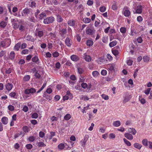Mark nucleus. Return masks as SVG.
<instances>
[{"label": "nucleus", "instance_id": "23", "mask_svg": "<svg viewBox=\"0 0 152 152\" xmlns=\"http://www.w3.org/2000/svg\"><path fill=\"white\" fill-rule=\"evenodd\" d=\"M15 54L13 51H11L10 54L9 58L11 60H13L15 57Z\"/></svg>", "mask_w": 152, "mask_h": 152}, {"label": "nucleus", "instance_id": "25", "mask_svg": "<svg viewBox=\"0 0 152 152\" xmlns=\"http://www.w3.org/2000/svg\"><path fill=\"white\" fill-rule=\"evenodd\" d=\"M13 70V68L10 67L9 68H7L6 69L5 72V73L7 74H10L12 72Z\"/></svg>", "mask_w": 152, "mask_h": 152}, {"label": "nucleus", "instance_id": "16", "mask_svg": "<svg viewBox=\"0 0 152 152\" xmlns=\"http://www.w3.org/2000/svg\"><path fill=\"white\" fill-rule=\"evenodd\" d=\"M124 136L128 140H131L133 139V136L132 134L128 133H126L124 134Z\"/></svg>", "mask_w": 152, "mask_h": 152}, {"label": "nucleus", "instance_id": "7", "mask_svg": "<svg viewBox=\"0 0 152 152\" xmlns=\"http://www.w3.org/2000/svg\"><path fill=\"white\" fill-rule=\"evenodd\" d=\"M144 7L141 5L139 4L137 6L136 11L134 12V13L141 14L142 11V9Z\"/></svg>", "mask_w": 152, "mask_h": 152}, {"label": "nucleus", "instance_id": "5", "mask_svg": "<svg viewBox=\"0 0 152 152\" xmlns=\"http://www.w3.org/2000/svg\"><path fill=\"white\" fill-rule=\"evenodd\" d=\"M55 20V18L54 17L51 16L47 17L44 19L43 23L45 24H48L53 23Z\"/></svg>", "mask_w": 152, "mask_h": 152}, {"label": "nucleus", "instance_id": "60", "mask_svg": "<svg viewBox=\"0 0 152 152\" xmlns=\"http://www.w3.org/2000/svg\"><path fill=\"white\" fill-rule=\"evenodd\" d=\"M29 50L28 49H24L21 52V54L23 55L27 54L28 53Z\"/></svg>", "mask_w": 152, "mask_h": 152}, {"label": "nucleus", "instance_id": "43", "mask_svg": "<svg viewBox=\"0 0 152 152\" xmlns=\"http://www.w3.org/2000/svg\"><path fill=\"white\" fill-rule=\"evenodd\" d=\"M65 147L64 144L62 143L59 144L58 146V148L59 149L63 150Z\"/></svg>", "mask_w": 152, "mask_h": 152}, {"label": "nucleus", "instance_id": "48", "mask_svg": "<svg viewBox=\"0 0 152 152\" xmlns=\"http://www.w3.org/2000/svg\"><path fill=\"white\" fill-rule=\"evenodd\" d=\"M104 60V59L101 57H100L98 58V60L97 61V62L98 64H102L103 63Z\"/></svg>", "mask_w": 152, "mask_h": 152}, {"label": "nucleus", "instance_id": "31", "mask_svg": "<svg viewBox=\"0 0 152 152\" xmlns=\"http://www.w3.org/2000/svg\"><path fill=\"white\" fill-rule=\"evenodd\" d=\"M22 134V132H20L19 133H17L14 135V139L15 140L19 136H20ZM23 136L25 134V133H23Z\"/></svg>", "mask_w": 152, "mask_h": 152}, {"label": "nucleus", "instance_id": "32", "mask_svg": "<svg viewBox=\"0 0 152 152\" xmlns=\"http://www.w3.org/2000/svg\"><path fill=\"white\" fill-rule=\"evenodd\" d=\"M139 100L141 104H144L146 102L145 99L142 98V97L140 96H139Z\"/></svg>", "mask_w": 152, "mask_h": 152}, {"label": "nucleus", "instance_id": "41", "mask_svg": "<svg viewBox=\"0 0 152 152\" xmlns=\"http://www.w3.org/2000/svg\"><path fill=\"white\" fill-rule=\"evenodd\" d=\"M23 12L25 15H27L30 13V10L28 8H25V9L23 10Z\"/></svg>", "mask_w": 152, "mask_h": 152}, {"label": "nucleus", "instance_id": "53", "mask_svg": "<svg viewBox=\"0 0 152 152\" xmlns=\"http://www.w3.org/2000/svg\"><path fill=\"white\" fill-rule=\"evenodd\" d=\"M46 145L42 142H39L37 143V146L39 147H45Z\"/></svg>", "mask_w": 152, "mask_h": 152}, {"label": "nucleus", "instance_id": "4", "mask_svg": "<svg viewBox=\"0 0 152 152\" xmlns=\"http://www.w3.org/2000/svg\"><path fill=\"white\" fill-rule=\"evenodd\" d=\"M89 138L88 135L86 134L85 135L84 138L80 141V145L82 147L84 148L85 147L86 142Z\"/></svg>", "mask_w": 152, "mask_h": 152}, {"label": "nucleus", "instance_id": "39", "mask_svg": "<svg viewBox=\"0 0 152 152\" xmlns=\"http://www.w3.org/2000/svg\"><path fill=\"white\" fill-rule=\"evenodd\" d=\"M22 129L25 133H27L29 131V127L27 126H24L23 127Z\"/></svg>", "mask_w": 152, "mask_h": 152}, {"label": "nucleus", "instance_id": "30", "mask_svg": "<svg viewBox=\"0 0 152 152\" xmlns=\"http://www.w3.org/2000/svg\"><path fill=\"white\" fill-rule=\"evenodd\" d=\"M93 42L92 40L88 39L86 41V44L87 46L90 47L93 44Z\"/></svg>", "mask_w": 152, "mask_h": 152}, {"label": "nucleus", "instance_id": "13", "mask_svg": "<svg viewBox=\"0 0 152 152\" xmlns=\"http://www.w3.org/2000/svg\"><path fill=\"white\" fill-rule=\"evenodd\" d=\"M44 35V32L42 31L38 30L35 33V36L39 38L42 37Z\"/></svg>", "mask_w": 152, "mask_h": 152}, {"label": "nucleus", "instance_id": "8", "mask_svg": "<svg viewBox=\"0 0 152 152\" xmlns=\"http://www.w3.org/2000/svg\"><path fill=\"white\" fill-rule=\"evenodd\" d=\"M65 43L66 45L68 47H70L72 44V40L68 37L66 38L65 41Z\"/></svg>", "mask_w": 152, "mask_h": 152}, {"label": "nucleus", "instance_id": "15", "mask_svg": "<svg viewBox=\"0 0 152 152\" xmlns=\"http://www.w3.org/2000/svg\"><path fill=\"white\" fill-rule=\"evenodd\" d=\"M76 23V21L73 19L69 20L67 22L68 24L70 26L74 27Z\"/></svg>", "mask_w": 152, "mask_h": 152}, {"label": "nucleus", "instance_id": "55", "mask_svg": "<svg viewBox=\"0 0 152 152\" xmlns=\"http://www.w3.org/2000/svg\"><path fill=\"white\" fill-rule=\"evenodd\" d=\"M120 31L122 33H125L126 32V29L125 27H122L120 29Z\"/></svg>", "mask_w": 152, "mask_h": 152}, {"label": "nucleus", "instance_id": "17", "mask_svg": "<svg viewBox=\"0 0 152 152\" xmlns=\"http://www.w3.org/2000/svg\"><path fill=\"white\" fill-rule=\"evenodd\" d=\"M1 121L2 123L4 125L7 124L8 122L7 118L5 116H4L2 118Z\"/></svg>", "mask_w": 152, "mask_h": 152}, {"label": "nucleus", "instance_id": "57", "mask_svg": "<svg viewBox=\"0 0 152 152\" xmlns=\"http://www.w3.org/2000/svg\"><path fill=\"white\" fill-rule=\"evenodd\" d=\"M92 87V85L91 84H89L88 85H87V91L88 92H89L91 91L90 90L91 88Z\"/></svg>", "mask_w": 152, "mask_h": 152}, {"label": "nucleus", "instance_id": "44", "mask_svg": "<svg viewBox=\"0 0 152 152\" xmlns=\"http://www.w3.org/2000/svg\"><path fill=\"white\" fill-rule=\"evenodd\" d=\"M142 143L143 145L146 146L147 147L148 145V142L147 140L146 139H143L142 141Z\"/></svg>", "mask_w": 152, "mask_h": 152}, {"label": "nucleus", "instance_id": "58", "mask_svg": "<svg viewBox=\"0 0 152 152\" xmlns=\"http://www.w3.org/2000/svg\"><path fill=\"white\" fill-rule=\"evenodd\" d=\"M88 66L89 69L91 70L94 68V64L92 63H90L88 65Z\"/></svg>", "mask_w": 152, "mask_h": 152}, {"label": "nucleus", "instance_id": "20", "mask_svg": "<svg viewBox=\"0 0 152 152\" xmlns=\"http://www.w3.org/2000/svg\"><path fill=\"white\" fill-rule=\"evenodd\" d=\"M43 96L44 97H45V98L48 101H50L52 99V97L50 95L46 94L45 92L44 93Z\"/></svg>", "mask_w": 152, "mask_h": 152}, {"label": "nucleus", "instance_id": "38", "mask_svg": "<svg viewBox=\"0 0 152 152\" xmlns=\"http://www.w3.org/2000/svg\"><path fill=\"white\" fill-rule=\"evenodd\" d=\"M71 118V115L69 114H67L64 116V119L66 121L69 120Z\"/></svg>", "mask_w": 152, "mask_h": 152}, {"label": "nucleus", "instance_id": "18", "mask_svg": "<svg viewBox=\"0 0 152 152\" xmlns=\"http://www.w3.org/2000/svg\"><path fill=\"white\" fill-rule=\"evenodd\" d=\"M118 4L117 2L115 1H114L113 3V4L112 6V8L113 10H116L118 8Z\"/></svg>", "mask_w": 152, "mask_h": 152}, {"label": "nucleus", "instance_id": "52", "mask_svg": "<svg viewBox=\"0 0 152 152\" xmlns=\"http://www.w3.org/2000/svg\"><path fill=\"white\" fill-rule=\"evenodd\" d=\"M35 137L31 136L28 138V140L30 142H33L35 140Z\"/></svg>", "mask_w": 152, "mask_h": 152}, {"label": "nucleus", "instance_id": "27", "mask_svg": "<svg viewBox=\"0 0 152 152\" xmlns=\"http://www.w3.org/2000/svg\"><path fill=\"white\" fill-rule=\"evenodd\" d=\"M9 95L11 97H12L14 99H17V98L16 96V94L15 92H12L9 94Z\"/></svg>", "mask_w": 152, "mask_h": 152}, {"label": "nucleus", "instance_id": "24", "mask_svg": "<svg viewBox=\"0 0 152 152\" xmlns=\"http://www.w3.org/2000/svg\"><path fill=\"white\" fill-rule=\"evenodd\" d=\"M113 125L115 127H118L121 125V123L119 121H116L113 122Z\"/></svg>", "mask_w": 152, "mask_h": 152}, {"label": "nucleus", "instance_id": "22", "mask_svg": "<svg viewBox=\"0 0 152 152\" xmlns=\"http://www.w3.org/2000/svg\"><path fill=\"white\" fill-rule=\"evenodd\" d=\"M7 23V21L3 20L0 23V27L1 28H4L6 26Z\"/></svg>", "mask_w": 152, "mask_h": 152}, {"label": "nucleus", "instance_id": "29", "mask_svg": "<svg viewBox=\"0 0 152 152\" xmlns=\"http://www.w3.org/2000/svg\"><path fill=\"white\" fill-rule=\"evenodd\" d=\"M56 17L57 21L58 22L61 23L63 21V19L61 15H56Z\"/></svg>", "mask_w": 152, "mask_h": 152}, {"label": "nucleus", "instance_id": "45", "mask_svg": "<svg viewBox=\"0 0 152 152\" xmlns=\"http://www.w3.org/2000/svg\"><path fill=\"white\" fill-rule=\"evenodd\" d=\"M30 76L29 75H25L23 78V80L25 81H27L29 80Z\"/></svg>", "mask_w": 152, "mask_h": 152}, {"label": "nucleus", "instance_id": "6", "mask_svg": "<svg viewBox=\"0 0 152 152\" xmlns=\"http://www.w3.org/2000/svg\"><path fill=\"white\" fill-rule=\"evenodd\" d=\"M36 91V89L33 88H27L24 91V93L26 94H34Z\"/></svg>", "mask_w": 152, "mask_h": 152}, {"label": "nucleus", "instance_id": "54", "mask_svg": "<svg viewBox=\"0 0 152 152\" xmlns=\"http://www.w3.org/2000/svg\"><path fill=\"white\" fill-rule=\"evenodd\" d=\"M101 96L102 98L105 100H107L109 99V96L108 95L105 94H103L101 95Z\"/></svg>", "mask_w": 152, "mask_h": 152}, {"label": "nucleus", "instance_id": "34", "mask_svg": "<svg viewBox=\"0 0 152 152\" xmlns=\"http://www.w3.org/2000/svg\"><path fill=\"white\" fill-rule=\"evenodd\" d=\"M46 15V14L44 12H42L39 15V17H38V18L41 20H42L45 17Z\"/></svg>", "mask_w": 152, "mask_h": 152}, {"label": "nucleus", "instance_id": "33", "mask_svg": "<svg viewBox=\"0 0 152 152\" xmlns=\"http://www.w3.org/2000/svg\"><path fill=\"white\" fill-rule=\"evenodd\" d=\"M77 69L78 72L80 75L83 74L84 72V69L82 68L79 67Z\"/></svg>", "mask_w": 152, "mask_h": 152}, {"label": "nucleus", "instance_id": "28", "mask_svg": "<svg viewBox=\"0 0 152 152\" xmlns=\"http://www.w3.org/2000/svg\"><path fill=\"white\" fill-rule=\"evenodd\" d=\"M39 59L37 56H35L33 57L32 59V61L38 64L39 61Z\"/></svg>", "mask_w": 152, "mask_h": 152}, {"label": "nucleus", "instance_id": "2", "mask_svg": "<svg viewBox=\"0 0 152 152\" xmlns=\"http://www.w3.org/2000/svg\"><path fill=\"white\" fill-rule=\"evenodd\" d=\"M93 25V24H90L86 28V32L87 34L89 35H93L95 34V30L93 28H90V26L91 27Z\"/></svg>", "mask_w": 152, "mask_h": 152}, {"label": "nucleus", "instance_id": "12", "mask_svg": "<svg viewBox=\"0 0 152 152\" xmlns=\"http://www.w3.org/2000/svg\"><path fill=\"white\" fill-rule=\"evenodd\" d=\"M84 55V59L86 61L90 62L91 61L92 58L90 55H87L86 53H85Z\"/></svg>", "mask_w": 152, "mask_h": 152}, {"label": "nucleus", "instance_id": "47", "mask_svg": "<svg viewBox=\"0 0 152 152\" xmlns=\"http://www.w3.org/2000/svg\"><path fill=\"white\" fill-rule=\"evenodd\" d=\"M123 140L125 144L128 146H130L131 145V143L126 139L124 138L123 139Z\"/></svg>", "mask_w": 152, "mask_h": 152}, {"label": "nucleus", "instance_id": "42", "mask_svg": "<svg viewBox=\"0 0 152 152\" xmlns=\"http://www.w3.org/2000/svg\"><path fill=\"white\" fill-rule=\"evenodd\" d=\"M59 32L61 35H64L65 34H66L67 32L66 29V28H63L61 29H60Z\"/></svg>", "mask_w": 152, "mask_h": 152}, {"label": "nucleus", "instance_id": "61", "mask_svg": "<svg viewBox=\"0 0 152 152\" xmlns=\"http://www.w3.org/2000/svg\"><path fill=\"white\" fill-rule=\"evenodd\" d=\"M39 136L41 138H43L45 136V133L42 131H40L39 133Z\"/></svg>", "mask_w": 152, "mask_h": 152}, {"label": "nucleus", "instance_id": "19", "mask_svg": "<svg viewBox=\"0 0 152 152\" xmlns=\"http://www.w3.org/2000/svg\"><path fill=\"white\" fill-rule=\"evenodd\" d=\"M128 130L129 133H131L134 135H135L137 132L136 130L134 128H129Z\"/></svg>", "mask_w": 152, "mask_h": 152}, {"label": "nucleus", "instance_id": "64", "mask_svg": "<svg viewBox=\"0 0 152 152\" xmlns=\"http://www.w3.org/2000/svg\"><path fill=\"white\" fill-rule=\"evenodd\" d=\"M113 53L115 56H117L119 52L118 50H114L112 51Z\"/></svg>", "mask_w": 152, "mask_h": 152}, {"label": "nucleus", "instance_id": "10", "mask_svg": "<svg viewBox=\"0 0 152 152\" xmlns=\"http://www.w3.org/2000/svg\"><path fill=\"white\" fill-rule=\"evenodd\" d=\"M124 10H125L123 12V14L125 17H129L131 14L130 11L128 10V7H124Z\"/></svg>", "mask_w": 152, "mask_h": 152}, {"label": "nucleus", "instance_id": "49", "mask_svg": "<svg viewBox=\"0 0 152 152\" xmlns=\"http://www.w3.org/2000/svg\"><path fill=\"white\" fill-rule=\"evenodd\" d=\"M143 59L145 62H148L150 59V58L148 56H145L143 57Z\"/></svg>", "mask_w": 152, "mask_h": 152}, {"label": "nucleus", "instance_id": "62", "mask_svg": "<svg viewBox=\"0 0 152 152\" xmlns=\"http://www.w3.org/2000/svg\"><path fill=\"white\" fill-rule=\"evenodd\" d=\"M26 147L28 149H31L33 148V145L31 144H28L26 145Z\"/></svg>", "mask_w": 152, "mask_h": 152}, {"label": "nucleus", "instance_id": "1", "mask_svg": "<svg viewBox=\"0 0 152 152\" xmlns=\"http://www.w3.org/2000/svg\"><path fill=\"white\" fill-rule=\"evenodd\" d=\"M11 43V41L10 39H6L0 42V48H5L9 46Z\"/></svg>", "mask_w": 152, "mask_h": 152}, {"label": "nucleus", "instance_id": "11", "mask_svg": "<svg viewBox=\"0 0 152 152\" xmlns=\"http://www.w3.org/2000/svg\"><path fill=\"white\" fill-rule=\"evenodd\" d=\"M108 70L110 72H113L115 71V65L113 64H108L107 66Z\"/></svg>", "mask_w": 152, "mask_h": 152}, {"label": "nucleus", "instance_id": "26", "mask_svg": "<svg viewBox=\"0 0 152 152\" xmlns=\"http://www.w3.org/2000/svg\"><path fill=\"white\" fill-rule=\"evenodd\" d=\"M20 45L21 43L20 42L17 43L14 46V50L17 51H18L19 50Z\"/></svg>", "mask_w": 152, "mask_h": 152}, {"label": "nucleus", "instance_id": "9", "mask_svg": "<svg viewBox=\"0 0 152 152\" xmlns=\"http://www.w3.org/2000/svg\"><path fill=\"white\" fill-rule=\"evenodd\" d=\"M6 89L8 91H11L13 87V85L12 83H9L6 84L5 85Z\"/></svg>", "mask_w": 152, "mask_h": 152}, {"label": "nucleus", "instance_id": "46", "mask_svg": "<svg viewBox=\"0 0 152 152\" xmlns=\"http://www.w3.org/2000/svg\"><path fill=\"white\" fill-rule=\"evenodd\" d=\"M91 20L89 18H85L83 19V21L86 23H88L91 22Z\"/></svg>", "mask_w": 152, "mask_h": 152}, {"label": "nucleus", "instance_id": "3", "mask_svg": "<svg viewBox=\"0 0 152 152\" xmlns=\"http://www.w3.org/2000/svg\"><path fill=\"white\" fill-rule=\"evenodd\" d=\"M11 22L13 28L15 29L19 28L20 26V22L17 18L12 19Z\"/></svg>", "mask_w": 152, "mask_h": 152}, {"label": "nucleus", "instance_id": "56", "mask_svg": "<svg viewBox=\"0 0 152 152\" xmlns=\"http://www.w3.org/2000/svg\"><path fill=\"white\" fill-rule=\"evenodd\" d=\"M106 10V8L104 6H102L99 8V11L102 12H104Z\"/></svg>", "mask_w": 152, "mask_h": 152}, {"label": "nucleus", "instance_id": "37", "mask_svg": "<svg viewBox=\"0 0 152 152\" xmlns=\"http://www.w3.org/2000/svg\"><path fill=\"white\" fill-rule=\"evenodd\" d=\"M36 3L32 1H30L29 3V5L30 7H36Z\"/></svg>", "mask_w": 152, "mask_h": 152}, {"label": "nucleus", "instance_id": "40", "mask_svg": "<svg viewBox=\"0 0 152 152\" xmlns=\"http://www.w3.org/2000/svg\"><path fill=\"white\" fill-rule=\"evenodd\" d=\"M117 42L116 40H114L110 42L109 44V46L110 47H113L116 45Z\"/></svg>", "mask_w": 152, "mask_h": 152}, {"label": "nucleus", "instance_id": "59", "mask_svg": "<svg viewBox=\"0 0 152 152\" xmlns=\"http://www.w3.org/2000/svg\"><path fill=\"white\" fill-rule=\"evenodd\" d=\"M19 28L20 31L22 32L24 31L25 29L24 26H23L22 24L20 25Z\"/></svg>", "mask_w": 152, "mask_h": 152}, {"label": "nucleus", "instance_id": "51", "mask_svg": "<svg viewBox=\"0 0 152 152\" xmlns=\"http://www.w3.org/2000/svg\"><path fill=\"white\" fill-rule=\"evenodd\" d=\"M8 109L11 111H13L15 110L14 107L11 105H9L8 106Z\"/></svg>", "mask_w": 152, "mask_h": 152}, {"label": "nucleus", "instance_id": "21", "mask_svg": "<svg viewBox=\"0 0 152 152\" xmlns=\"http://www.w3.org/2000/svg\"><path fill=\"white\" fill-rule=\"evenodd\" d=\"M131 98V96L130 95H129L127 96H126L124 97V99L123 101L124 103H126L128 102Z\"/></svg>", "mask_w": 152, "mask_h": 152}, {"label": "nucleus", "instance_id": "14", "mask_svg": "<svg viewBox=\"0 0 152 152\" xmlns=\"http://www.w3.org/2000/svg\"><path fill=\"white\" fill-rule=\"evenodd\" d=\"M70 58L74 61H77L80 59L78 56L75 55H72L71 56Z\"/></svg>", "mask_w": 152, "mask_h": 152}, {"label": "nucleus", "instance_id": "35", "mask_svg": "<svg viewBox=\"0 0 152 152\" xmlns=\"http://www.w3.org/2000/svg\"><path fill=\"white\" fill-rule=\"evenodd\" d=\"M134 147L139 149H140L142 147V145L138 143H135L134 144Z\"/></svg>", "mask_w": 152, "mask_h": 152}, {"label": "nucleus", "instance_id": "50", "mask_svg": "<svg viewBox=\"0 0 152 152\" xmlns=\"http://www.w3.org/2000/svg\"><path fill=\"white\" fill-rule=\"evenodd\" d=\"M59 53L57 51H55L52 53L53 56L55 58L58 57L59 56Z\"/></svg>", "mask_w": 152, "mask_h": 152}, {"label": "nucleus", "instance_id": "63", "mask_svg": "<svg viewBox=\"0 0 152 152\" xmlns=\"http://www.w3.org/2000/svg\"><path fill=\"white\" fill-rule=\"evenodd\" d=\"M142 20L143 18L142 16H140L137 17V20L138 22H141L142 21Z\"/></svg>", "mask_w": 152, "mask_h": 152}, {"label": "nucleus", "instance_id": "36", "mask_svg": "<svg viewBox=\"0 0 152 152\" xmlns=\"http://www.w3.org/2000/svg\"><path fill=\"white\" fill-rule=\"evenodd\" d=\"M99 75V73L97 71H94L92 72V75L95 78L97 77Z\"/></svg>", "mask_w": 152, "mask_h": 152}]
</instances>
